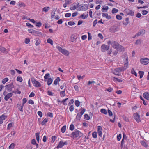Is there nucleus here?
<instances>
[{
  "label": "nucleus",
  "instance_id": "obj_9",
  "mask_svg": "<svg viewBox=\"0 0 149 149\" xmlns=\"http://www.w3.org/2000/svg\"><path fill=\"white\" fill-rule=\"evenodd\" d=\"M85 111V109L84 108L83 110L81 111L80 113H78L76 116V119L78 120H80L81 117L82 116V115L84 113Z\"/></svg>",
  "mask_w": 149,
  "mask_h": 149
},
{
  "label": "nucleus",
  "instance_id": "obj_3",
  "mask_svg": "<svg viewBox=\"0 0 149 149\" xmlns=\"http://www.w3.org/2000/svg\"><path fill=\"white\" fill-rule=\"evenodd\" d=\"M31 81L33 84L34 85V86L37 87H40L41 86V84L38 81H37L34 78H32L31 79Z\"/></svg>",
  "mask_w": 149,
  "mask_h": 149
},
{
  "label": "nucleus",
  "instance_id": "obj_40",
  "mask_svg": "<svg viewBox=\"0 0 149 149\" xmlns=\"http://www.w3.org/2000/svg\"><path fill=\"white\" fill-rule=\"evenodd\" d=\"M47 42V43L50 44L51 45H53V41L50 38L48 39Z\"/></svg>",
  "mask_w": 149,
  "mask_h": 149
},
{
  "label": "nucleus",
  "instance_id": "obj_15",
  "mask_svg": "<svg viewBox=\"0 0 149 149\" xmlns=\"http://www.w3.org/2000/svg\"><path fill=\"white\" fill-rule=\"evenodd\" d=\"M13 95V94L12 93H10L6 95L4 97L5 100L7 101L8 99L11 97Z\"/></svg>",
  "mask_w": 149,
  "mask_h": 149
},
{
  "label": "nucleus",
  "instance_id": "obj_59",
  "mask_svg": "<svg viewBox=\"0 0 149 149\" xmlns=\"http://www.w3.org/2000/svg\"><path fill=\"white\" fill-rule=\"evenodd\" d=\"M74 125L73 124H71L70 127V130L72 131L74 130Z\"/></svg>",
  "mask_w": 149,
  "mask_h": 149
},
{
  "label": "nucleus",
  "instance_id": "obj_22",
  "mask_svg": "<svg viewBox=\"0 0 149 149\" xmlns=\"http://www.w3.org/2000/svg\"><path fill=\"white\" fill-rule=\"evenodd\" d=\"M125 21L126 22H123V24L124 25L126 26L130 23V22L129 20V18L128 17L126 18L125 19Z\"/></svg>",
  "mask_w": 149,
  "mask_h": 149
},
{
  "label": "nucleus",
  "instance_id": "obj_63",
  "mask_svg": "<svg viewBox=\"0 0 149 149\" xmlns=\"http://www.w3.org/2000/svg\"><path fill=\"white\" fill-rule=\"evenodd\" d=\"M113 90V88L111 87H109L107 89V91L110 92H111Z\"/></svg>",
  "mask_w": 149,
  "mask_h": 149
},
{
  "label": "nucleus",
  "instance_id": "obj_42",
  "mask_svg": "<svg viewBox=\"0 0 149 149\" xmlns=\"http://www.w3.org/2000/svg\"><path fill=\"white\" fill-rule=\"evenodd\" d=\"M114 72H115L117 73H119L121 72V70L119 68H116L114 70Z\"/></svg>",
  "mask_w": 149,
  "mask_h": 149
},
{
  "label": "nucleus",
  "instance_id": "obj_31",
  "mask_svg": "<svg viewBox=\"0 0 149 149\" xmlns=\"http://www.w3.org/2000/svg\"><path fill=\"white\" fill-rule=\"evenodd\" d=\"M15 146V144L14 143H12L10 145L9 147V149H14Z\"/></svg>",
  "mask_w": 149,
  "mask_h": 149
},
{
  "label": "nucleus",
  "instance_id": "obj_55",
  "mask_svg": "<svg viewBox=\"0 0 149 149\" xmlns=\"http://www.w3.org/2000/svg\"><path fill=\"white\" fill-rule=\"evenodd\" d=\"M148 11L144 10L142 11V14L143 15H146L148 13Z\"/></svg>",
  "mask_w": 149,
  "mask_h": 149
},
{
  "label": "nucleus",
  "instance_id": "obj_29",
  "mask_svg": "<svg viewBox=\"0 0 149 149\" xmlns=\"http://www.w3.org/2000/svg\"><path fill=\"white\" fill-rule=\"evenodd\" d=\"M63 146V142L60 141L58 145L57 148H62Z\"/></svg>",
  "mask_w": 149,
  "mask_h": 149
},
{
  "label": "nucleus",
  "instance_id": "obj_48",
  "mask_svg": "<svg viewBox=\"0 0 149 149\" xmlns=\"http://www.w3.org/2000/svg\"><path fill=\"white\" fill-rule=\"evenodd\" d=\"M8 80V78H5L3 79L2 83L4 84L6 82H7Z\"/></svg>",
  "mask_w": 149,
  "mask_h": 149
},
{
  "label": "nucleus",
  "instance_id": "obj_34",
  "mask_svg": "<svg viewBox=\"0 0 149 149\" xmlns=\"http://www.w3.org/2000/svg\"><path fill=\"white\" fill-rule=\"evenodd\" d=\"M128 67H127L124 66V67H119V68L121 70V72L122 71H124L126 70L127 68Z\"/></svg>",
  "mask_w": 149,
  "mask_h": 149
},
{
  "label": "nucleus",
  "instance_id": "obj_20",
  "mask_svg": "<svg viewBox=\"0 0 149 149\" xmlns=\"http://www.w3.org/2000/svg\"><path fill=\"white\" fill-rule=\"evenodd\" d=\"M140 143L142 146L146 148H147L148 146V144L144 140L141 141Z\"/></svg>",
  "mask_w": 149,
  "mask_h": 149
},
{
  "label": "nucleus",
  "instance_id": "obj_14",
  "mask_svg": "<svg viewBox=\"0 0 149 149\" xmlns=\"http://www.w3.org/2000/svg\"><path fill=\"white\" fill-rule=\"evenodd\" d=\"M111 33H114L117 31V27L116 26H113L109 29Z\"/></svg>",
  "mask_w": 149,
  "mask_h": 149
},
{
  "label": "nucleus",
  "instance_id": "obj_18",
  "mask_svg": "<svg viewBox=\"0 0 149 149\" xmlns=\"http://www.w3.org/2000/svg\"><path fill=\"white\" fill-rule=\"evenodd\" d=\"M143 95L145 99L149 100V93L148 92L144 93Z\"/></svg>",
  "mask_w": 149,
  "mask_h": 149
},
{
  "label": "nucleus",
  "instance_id": "obj_35",
  "mask_svg": "<svg viewBox=\"0 0 149 149\" xmlns=\"http://www.w3.org/2000/svg\"><path fill=\"white\" fill-rule=\"evenodd\" d=\"M66 126L64 125L63 126L61 129V132L62 133H64L65 131L66 130Z\"/></svg>",
  "mask_w": 149,
  "mask_h": 149
},
{
  "label": "nucleus",
  "instance_id": "obj_2",
  "mask_svg": "<svg viewBox=\"0 0 149 149\" xmlns=\"http://www.w3.org/2000/svg\"><path fill=\"white\" fill-rule=\"evenodd\" d=\"M56 48L58 49L59 52H61L63 54L66 55H68L69 53L67 50L63 49L61 47L58 46H57Z\"/></svg>",
  "mask_w": 149,
  "mask_h": 149
},
{
  "label": "nucleus",
  "instance_id": "obj_38",
  "mask_svg": "<svg viewBox=\"0 0 149 149\" xmlns=\"http://www.w3.org/2000/svg\"><path fill=\"white\" fill-rule=\"evenodd\" d=\"M92 136L93 138H96L97 136V132H93L92 134Z\"/></svg>",
  "mask_w": 149,
  "mask_h": 149
},
{
  "label": "nucleus",
  "instance_id": "obj_39",
  "mask_svg": "<svg viewBox=\"0 0 149 149\" xmlns=\"http://www.w3.org/2000/svg\"><path fill=\"white\" fill-rule=\"evenodd\" d=\"M48 121L47 118H45L43 120L41 124L42 125H44L46 123H47Z\"/></svg>",
  "mask_w": 149,
  "mask_h": 149
},
{
  "label": "nucleus",
  "instance_id": "obj_10",
  "mask_svg": "<svg viewBox=\"0 0 149 149\" xmlns=\"http://www.w3.org/2000/svg\"><path fill=\"white\" fill-rule=\"evenodd\" d=\"M79 8L80 10L82 11H85L88 9V5L87 4H84L83 5H80Z\"/></svg>",
  "mask_w": 149,
  "mask_h": 149
},
{
  "label": "nucleus",
  "instance_id": "obj_44",
  "mask_svg": "<svg viewBox=\"0 0 149 149\" xmlns=\"http://www.w3.org/2000/svg\"><path fill=\"white\" fill-rule=\"evenodd\" d=\"M50 77L49 74V73H47L45 74V76L44 77V78L45 80L47 79H49L48 78V77Z\"/></svg>",
  "mask_w": 149,
  "mask_h": 149
},
{
  "label": "nucleus",
  "instance_id": "obj_47",
  "mask_svg": "<svg viewBox=\"0 0 149 149\" xmlns=\"http://www.w3.org/2000/svg\"><path fill=\"white\" fill-rule=\"evenodd\" d=\"M141 40H140V39L137 40L135 42V44L136 45H138L140 44L141 43Z\"/></svg>",
  "mask_w": 149,
  "mask_h": 149
},
{
  "label": "nucleus",
  "instance_id": "obj_17",
  "mask_svg": "<svg viewBox=\"0 0 149 149\" xmlns=\"http://www.w3.org/2000/svg\"><path fill=\"white\" fill-rule=\"evenodd\" d=\"M145 33V30L142 29L139 31V32L136 34V36H139L141 34H144Z\"/></svg>",
  "mask_w": 149,
  "mask_h": 149
},
{
  "label": "nucleus",
  "instance_id": "obj_58",
  "mask_svg": "<svg viewBox=\"0 0 149 149\" xmlns=\"http://www.w3.org/2000/svg\"><path fill=\"white\" fill-rule=\"evenodd\" d=\"M26 26L30 28L33 27V25H31L30 23L28 22L26 24Z\"/></svg>",
  "mask_w": 149,
  "mask_h": 149
},
{
  "label": "nucleus",
  "instance_id": "obj_33",
  "mask_svg": "<svg viewBox=\"0 0 149 149\" xmlns=\"http://www.w3.org/2000/svg\"><path fill=\"white\" fill-rule=\"evenodd\" d=\"M131 73L132 74H134L135 76L136 77L137 76V74L135 71L134 68H132L131 69Z\"/></svg>",
  "mask_w": 149,
  "mask_h": 149
},
{
  "label": "nucleus",
  "instance_id": "obj_37",
  "mask_svg": "<svg viewBox=\"0 0 149 149\" xmlns=\"http://www.w3.org/2000/svg\"><path fill=\"white\" fill-rule=\"evenodd\" d=\"M6 49L4 47L0 46V51L1 52L4 53Z\"/></svg>",
  "mask_w": 149,
  "mask_h": 149
},
{
  "label": "nucleus",
  "instance_id": "obj_24",
  "mask_svg": "<svg viewBox=\"0 0 149 149\" xmlns=\"http://www.w3.org/2000/svg\"><path fill=\"white\" fill-rule=\"evenodd\" d=\"M61 80L59 77H58L56 78L54 82V84L55 85H56L58 84V81H59Z\"/></svg>",
  "mask_w": 149,
  "mask_h": 149
},
{
  "label": "nucleus",
  "instance_id": "obj_53",
  "mask_svg": "<svg viewBox=\"0 0 149 149\" xmlns=\"http://www.w3.org/2000/svg\"><path fill=\"white\" fill-rule=\"evenodd\" d=\"M30 42V39L29 38H26L25 39L24 42L26 44L29 43Z\"/></svg>",
  "mask_w": 149,
  "mask_h": 149
},
{
  "label": "nucleus",
  "instance_id": "obj_23",
  "mask_svg": "<svg viewBox=\"0 0 149 149\" xmlns=\"http://www.w3.org/2000/svg\"><path fill=\"white\" fill-rule=\"evenodd\" d=\"M113 80L114 82H121L123 81V80L121 79H119L115 77H113Z\"/></svg>",
  "mask_w": 149,
  "mask_h": 149
},
{
  "label": "nucleus",
  "instance_id": "obj_26",
  "mask_svg": "<svg viewBox=\"0 0 149 149\" xmlns=\"http://www.w3.org/2000/svg\"><path fill=\"white\" fill-rule=\"evenodd\" d=\"M39 133H36L35 134V136L36 140L38 143L39 141Z\"/></svg>",
  "mask_w": 149,
  "mask_h": 149
},
{
  "label": "nucleus",
  "instance_id": "obj_54",
  "mask_svg": "<svg viewBox=\"0 0 149 149\" xmlns=\"http://www.w3.org/2000/svg\"><path fill=\"white\" fill-rule=\"evenodd\" d=\"M68 136H70V137H72V138H74V132L72 133H71V134L70 135L69 134L67 135Z\"/></svg>",
  "mask_w": 149,
  "mask_h": 149
},
{
  "label": "nucleus",
  "instance_id": "obj_56",
  "mask_svg": "<svg viewBox=\"0 0 149 149\" xmlns=\"http://www.w3.org/2000/svg\"><path fill=\"white\" fill-rule=\"evenodd\" d=\"M74 34L72 35L71 36V41L73 42L74 41Z\"/></svg>",
  "mask_w": 149,
  "mask_h": 149
},
{
  "label": "nucleus",
  "instance_id": "obj_19",
  "mask_svg": "<svg viewBox=\"0 0 149 149\" xmlns=\"http://www.w3.org/2000/svg\"><path fill=\"white\" fill-rule=\"evenodd\" d=\"M116 41H111L110 40L108 41L107 42V43L108 45H110L111 44L112 45V47H113V46H114L116 44Z\"/></svg>",
  "mask_w": 149,
  "mask_h": 149
},
{
  "label": "nucleus",
  "instance_id": "obj_50",
  "mask_svg": "<svg viewBox=\"0 0 149 149\" xmlns=\"http://www.w3.org/2000/svg\"><path fill=\"white\" fill-rule=\"evenodd\" d=\"M116 17L118 20H121L122 19V17L119 15H117L116 16Z\"/></svg>",
  "mask_w": 149,
  "mask_h": 149
},
{
  "label": "nucleus",
  "instance_id": "obj_46",
  "mask_svg": "<svg viewBox=\"0 0 149 149\" xmlns=\"http://www.w3.org/2000/svg\"><path fill=\"white\" fill-rule=\"evenodd\" d=\"M60 94L61 96V97H63L65 95V91H61L60 92Z\"/></svg>",
  "mask_w": 149,
  "mask_h": 149
},
{
  "label": "nucleus",
  "instance_id": "obj_6",
  "mask_svg": "<svg viewBox=\"0 0 149 149\" xmlns=\"http://www.w3.org/2000/svg\"><path fill=\"white\" fill-rule=\"evenodd\" d=\"M124 11L127 15L131 16H133L134 15V11L129 9L126 8L124 10Z\"/></svg>",
  "mask_w": 149,
  "mask_h": 149
},
{
  "label": "nucleus",
  "instance_id": "obj_11",
  "mask_svg": "<svg viewBox=\"0 0 149 149\" xmlns=\"http://www.w3.org/2000/svg\"><path fill=\"white\" fill-rule=\"evenodd\" d=\"M140 62L143 64L147 65L149 63V59L147 58H141Z\"/></svg>",
  "mask_w": 149,
  "mask_h": 149
},
{
  "label": "nucleus",
  "instance_id": "obj_5",
  "mask_svg": "<svg viewBox=\"0 0 149 149\" xmlns=\"http://www.w3.org/2000/svg\"><path fill=\"white\" fill-rule=\"evenodd\" d=\"M133 116L134 118L136 120L137 123L141 122L140 116L138 114V113L136 112L134 113Z\"/></svg>",
  "mask_w": 149,
  "mask_h": 149
},
{
  "label": "nucleus",
  "instance_id": "obj_52",
  "mask_svg": "<svg viewBox=\"0 0 149 149\" xmlns=\"http://www.w3.org/2000/svg\"><path fill=\"white\" fill-rule=\"evenodd\" d=\"M23 104V103H22V105H20V104H19V106L21 107V109H20L19 108V110H20V111L22 112H23V107L24 106V104Z\"/></svg>",
  "mask_w": 149,
  "mask_h": 149
},
{
  "label": "nucleus",
  "instance_id": "obj_13",
  "mask_svg": "<svg viewBox=\"0 0 149 149\" xmlns=\"http://www.w3.org/2000/svg\"><path fill=\"white\" fill-rule=\"evenodd\" d=\"M97 132L98 135L100 137L102 136V129L101 126H97Z\"/></svg>",
  "mask_w": 149,
  "mask_h": 149
},
{
  "label": "nucleus",
  "instance_id": "obj_62",
  "mask_svg": "<svg viewBox=\"0 0 149 149\" xmlns=\"http://www.w3.org/2000/svg\"><path fill=\"white\" fill-rule=\"evenodd\" d=\"M88 40H91L92 38V36H91V33L89 32L88 33Z\"/></svg>",
  "mask_w": 149,
  "mask_h": 149
},
{
  "label": "nucleus",
  "instance_id": "obj_61",
  "mask_svg": "<svg viewBox=\"0 0 149 149\" xmlns=\"http://www.w3.org/2000/svg\"><path fill=\"white\" fill-rule=\"evenodd\" d=\"M68 24L70 26H72L74 24V22L70 21L68 22Z\"/></svg>",
  "mask_w": 149,
  "mask_h": 149
},
{
  "label": "nucleus",
  "instance_id": "obj_45",
  "mask_svg": "<svg viewBox=\"0 0 149 149\" xmlns=\"http://www.w3.org/2000/svg\"><path fill=\"white\" fill-rule=\"evenodd\" d=\"M22 77H21L18 76L17 77V81H19L20 82H21L22 81Z\"/></svg>",
  "mask_w": 149,
  "mask_h": 149
},
{
  "label": "nucleus",
  "instance_id": "obj_64",
  "mask_svg": "<svg viewBox=\"0 0 149 149\" xmlns=\"http://www.w3.org/2000/svg\"><path fill=\"white\" fill-rule=\"evenodd\" d=\"M108 112L109 115L110 116H112L113 115V113L112 111L109 109L108 110Z\"/></svg>",
  "mask_w": 149,
  "mask_h": 149
},
{
  "label": "nucleus",
  "instance_id": "obj_30",
  "mask_svg": "<svg viewBox=\"0 0 149 149\" xmlns=\"http://www.w3.org/2000/svg\"><path fill=\"white\" fill-rule=\"evenodd\" d=\"M139 74L140 75V78L141 79L142 78L144 74V72L142 71H139Z\"/></svg>",
  "mask_w": 149,
  "mask_h": 149
},
{
  "label": "nucleus",
  "instance_id": "obj_1",
  "mask_svg": "<svg viewBox=\"0 0 149 149\" xmlns=\"http://www.w3.org/2000/svg\"><path fill=\"white\" fill-rule=\"evenodd\" d=\"M116 44L114 46H113V48L116 49L118 51L121 52L124 50V48L123 47L119 45L117 42H116Z\"/></svg>",
  "mask_w": 149,
  "mask_h": 149
},
{
  "label": "nucleus",
  "instance_id": "obj_27",
  "mask_svg": "<svg viewBox=\"0 0 149 149\" xmlns=\"http://www.w3.org/2000/svg\"><path fill=\"white\" fill-rule=\"evenodd\" d=\"M100 112L104 114H107V111L104 109H102L100 110Z\"/></svg>",
  "mask_w": 149,
  "mask_h": 149
},
{
  "label": "nucleus",
  "instance_id": "obj_7",
  "mask_svg": "<svg viewBox=\"0 0 149 149\" xmlns=\"http://www.w3.org/2000/svg\"><path fill=\"white\" fill-rule=\"evenodd\" d=\"M83 135V134L80 131L76 129L75 130V138H79Z\"/></svg>",
  "mask_w": 149,
  "mask_h": 149
},
{
  "label": "nucleus",
  "instance_id": "obj_25",
  "mask_svg": "<svg viewBox=\"0 0 149 149\" xmlns=\"http://www.w3.org/2000/svg\"><path fill=\"white\" fill-rule=\"evenodd\" d=\"M49 7H45L42 8V11H44L45 13L47 12L49 10Z\"/></svg>",
  "mask_w": 149,
  "mask_h": 149
},
{
  "label": "nucleus",
  "instance_id": "obj_43",
  "mask_svg": "<svg viewBox=\"0 0 149 149\" xmlns=\"http://www.w3.org/2000/svg\"><path fill=\"white\" fill-rule=\"evenodd\" d=\"M118 9H116L115 8H113L112 10V13L113 14H114L118 12Z\"/></svg>",
  "mask_w": 149,
  "mask_h": 149
},
{
  "label": "nucleus",
  "instance_id": "obj_28",
  "mask_svg": "<svg viewBox=\"0 0 149 149\" xmlns=\"http://www.w3.org/2000/svg\"><path fill=\"white\" fill-rule=\"evenodd\" d=\"M53 81V79L51 78H49L47 81V84L49 86L50 85Z\"/></svg>",
  "mask_w": 149,
  "mask_h": 149
},
{
  "label": "nucleus",
  "instance_id": "obj_12",
  "mask_svg": "<svg viewBox=\"0 0 149 149\" xmlns=\"http://www.w3.org/2000/svg\"><path fill=\"white\" fill-rule=\"evenodd\" d=\"M32 31H31L30 33L36 36H42V33L41 32H38L32 29Z\"/></svg>",
  "mask_w": 149,
  "mask_h": 149
},
{
  "label": "nucleus",
  "instance_id": "obj_60",
  "mask_svg": "<svg viewBox=\"0 0 149 149\" xmlns=\"http://www.w3.org/2000/svg\"><path fill=\"white\" fill-rule=\"evenodd\" d=\"M84 76H85L84 75L83 76H78L77 78L79 80H81L82 79Z\"/></svg>",
  "mask_w": 149,
  "mask_h": 149
},
{
  "label": "nucleus",
  "instance_id": "obj_8",
  "mask_svg": "<svg viewBox=\"0 0 149 149\" xmlns=\"http://www.w3.org/2000/svg\"><path fill=\"white\" fill-rule=\"evenodd\" d=\"M110 47L109 45H107L105 44H103L101 47V51L102 52H105L109 49Z\"/></svg>",
  "mask_w": 149,
  "mask_h": 149
},
{
  "label": "nucleus",
  "instance_id": "obj_41",
  "mask_svg": "<svg viewBox=\"0 0 149 149\" xmlns=\"http://www.w3.org/2000/svg\"><path fill=\"white\" fill-rule=\"evenodd\" d=\"M121 138V134H118L117 136V140L118 141H120Z\"/></svg>",
  "mask_w": 149,
  "mask_h": 149
},
{
  "label": "nucleus",
  "instance_id": "obj_49",
  "mask_svg": "<svg viewBox=\"0 0 149 149\" xmlns=\"http://www.w3.org/2000/svg\"><path fill=\"white\" fill-rule=\"evenodd\" d=\"M35 23L36 25L38 27H40L42 24V23L40 22H36V23Z\"/></svg>",
  "mask_w": 149,
  "mask_h": 149
},
{
  "label": "nucleus",
  "instance_id": "obj_16",
  "mask_svg": "<svg viewBox=\"0 0 149 149\" xmlns=\"http://www.w3.org/2000/svg\"><path fill=\"white\" fill-rule=\"evenodd\" d=\"M7 117V116H5L4 114L0 116V124H2L3 122V120H4Z\"/></svg>",
  "mask_w": 149,
  "mask_h": 149
},
{
  "label": "nucleus",
  "instance_id": "obj_32",
  "mask_svg": "<svg viewBox=\"0 0 149 149\" xmlns=\"http://www.w3.org/2000/svg\"><path fill=\"white\" fill-rule=\"evenodd\" d=\"M84 118L87 120H88L90 119V117L88 114H85L84 115Z\"/></svg>",
  "mask_w": 149,
  "mask_h": 149
},
{
  "label": "nucleus",
  "instance_id": "obj_36",
  "mask_svg": "<svg viewBox=\"0 0 149 149\" xmlns=\"http://www.w3.org/2000/svg\"><path fill=\"white\" fill-rule=\"evenodd\" d=\"M88 14H86V15H85V16H84V14H82L80 16V17L81 18H82L83 19H85L87 18V17H88Z\"/></svg>",
  "mask_w": 149,
  "mask_h": 149
},
{
  "label": "nucleus",
  "instance_id": "obj_4",
  "mask_svg": "<svg viewBox=\"0 0 149 149\" xmlns=\"http://www.w3.org/2000/svg\"><path fill=\"white\" fill-rule=\"evenodd\" d=\"M6 89L8 92H11L12 91V89L14 88V85L13 83H10L9 84L5 86Z\"/></svg>",
  "mask_w": 149,
  "mask_h": 149
},
{
  "label": "nucleus",
  "instance_id": "obj_51",
  "mask_svg": "<svg viewBox=\"0 0 149 149\" xmlns=\"http://www.w3.org/2000/svg\"><path fill=\"white\" fill-rule=\"evenodd\" d=\"M80 104V102L78 100H75V105L77 107H79Z\"/></svg>",
  "mask_w": 149,
  "mask_h": 149
},
{
  "label": "nucleus",
  "instance_id": "obj_57",
  "mask_svg": "<svg viewBox=\"0 0 149 149\" xmlns=\"http://www.w3.org/2000/svg\"><path fill=\"white\" fill-rule=\"evenodd\" d=\"M68 99V98H66L65 99H63L62 101H61V103H63V104L65 105L67 104L66 103H65V102Z\"/></svg>",
  "mask_w": 149,
  "mask_h": 149
},
{
  "label": "nucleus",
  "instance_id": "obj_21",
  "mask_svg": "<svg viewBox=\"0 0 149 149\" xmlns=\"http://www.w3.org/2000/svg\"><path fill=\"white\" fill-rule=\"evenodd\" d=\"M124 65L128 68V57H127L126 58H125V60L124 62Z\"/></svg>",
  "mask_w": 149,
  "mask_h": 149
}]
</instances>
